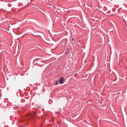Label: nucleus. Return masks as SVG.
Listing matches in <instances>:
<instances>
[{
	"mask_svg": "<svg viewBox=\"0 0 127 127\" xmlns=\"http://www.w3.org/2000/svg\"><path fill=\"white\" fill-rule=\"evenodd\" d=\"M64 78L63 77H61L59 80V82L61 84H62L64 83Z\"/></svg>",
	"mask_w": 127,
	"mask_h": 127,
	"instance_id": "obj_1",
	"label": "nucleus"
},
{
	"mask_svg": "<svg viewBox=\"0 0 127 127\" xmlns=\"http://www.w3.org/2000/svg\"><path fill=\"white\" fill-rule=\"evenodd\" d=\"M58 82L57 81H56V82H55V85H58Z\"/></svg>",
	"mask_w": 127,
	"mask_h": 127,
	"instance_id": "obj_2",
	"label": "nucleus"
},
{
	"mask_svg": "<svg viewBox=\"0 0 127 127\" xmlns=\"http://www.w3.org/2000/svg\"><path fill=\"white\" fill-rule=\"evenodd\" d=\"M33 114H36V113L35 112H33Z\"/></svg>",
	"mask_w": 127,
	"mask_h": 127,
	"instance_id": "obj_3",
	"label": "nucleus"
},
{
	"mask_svg": "<svg viewBox=\"0 0 127 127\" xmlns=\"http://www.w3.org/2000/svg\"><path fill=\"white\" fill-rule=\"evenodd\" d=\"M74 39V38H72V41H73Z\"/></svg>",
	"mask_w": 127,
	"mask_h": 127,
	"instance_id": "obj_4",
	"label": "nucleus"
}]
</instances>
